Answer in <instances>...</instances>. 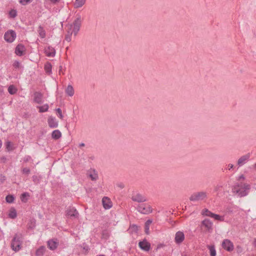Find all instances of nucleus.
Here are the masks:
<instances>
[{
  "instance_id": "obj_59",
  "label": "nucleus",
  "mask_w": 256,
  "mask_h": 256,
  "mask_svg": "<svg viewBox=\"0 0 256 256\" xmlns=\"http://www.w3.org/2000/svg\"><path fill=\"white\" fill-rule=\"evenodd\" d=\"M2 141L0 140V148H2Z\"/></svg>"
},
{
  "instance_id": "obj_31",
  "label": "nucleus",
  "mask_w": 256,
  "mask_h": 256,
  "mask_svg": "<svg viewBox=\"0 0 256 256\" xmlns=\"http://www.w3.org/2000/svg\"><path fill=\"white\" fill-rule=\"evenodd\" d=\"M29 194L28 192H24L20 196V200L22 202H27V197L29 196Z\"/></svg>"
},
{
  "instance_id": "obj_53",
  "label": "nucleus",
  "mask_w": 256,
  "mask_h": 256,
  "mask_svg": "<svg viewBox=\"0 0 256 256\" xmlns=\"http://www.w3.org/2000/svg\"><path fill=\"white\" fill-rule=\"evenodd\" d=\"M228 170H230V169L232 168H234V165L232 164H229L228 165Z\"/></svg>"
},
{
  "instance_id": "obj_33",
  "label": "nucleus",
  "mask_w": 256,
  "mask_h": 256,
  "mask_svg": "<svg viewBox=\"0 0 256 256\" xmlns=\"http://www.w3.org/2000/svg\"><path fill=\"white\" fill-rule=\"evenodd\" d=\"M6 147L7 151L8 152L12 151L14 150L12 148V144L10 141H8L6 142Z\"/></svg>"
},
{
  "instance_id": "obj_51",
  "label": "nucleus",
  "mask_w": 256,
  "mask_h": 256,
  "mask_svg": "<svg viewBox=\"0 0 256 256\" xmlns=\"http://www.w3.org/2000/svg\"><path fill=\"white\" fill-rule=\"evenodd\" d=\"M132 228L134 229V230L137 232L138 230V226L134 224L132 226Z\"/></svg>"
},
{
  "instance_id": "obj_19",
  "label": "nucleus",
  "mask_w": 256,
  "mask_h": 256,
  "mask_svg": "<svg viewBox=\"0 0 256 256\" xmlns=\"http://www.w3.org/2000/svg\"><path fill=\"white\" fill-rule=\"evenodd\" d=\"M102 202L105 209H109L112 206V202L108 197H104L102 199Z\"/></svg>"
},
{
  "instance_id": "obj_55",
  "label": "nucleus",
  "mask_w": 256,
  "mask_h": 256,
  "mask_svg": "<svg viewBox=\"0 0 256 256\" xmlns=\"http://www.w3.org/2000/svg\"><path fill=\"white\" fill-rule=\"evenodd\" d=\"M85 146V144L84 143H80L79 144V146L80 148V147H83V146Z\"/></svg>"
},
{
  "instance_id": "obj_47",
  "label": "nucleus",
  "mask_w": 256,
  "mask_h": 256,
  "mask_svg": "<svg viewBox=\"0 0 256 256\" xmlns=\"http://www.w3.org/2000/svg\"><path fill=\"white\" fill-rule=\"evenodd\" d=\"M116 186L122 189L124 188V184L122 182L118 183L116 184Z\"/></svg>"
},
{
  "instance_id": "obj_14",
  "label": "nucleus",
  "mask_w": 256,
  "mask_h": 256,
  "mask_svg": "<svg viewBox=\"0 0 256 256\" xmlns=\"http://www.w3.org/2000/svg\"><path fill=\"white\" fill-rule=\"evenodd\" d=\"M184 239V233L181 231H178L176 232L175 236V242L177 244H181Z\"/></svg>"
},
{
  "instance_id": "obj_4",
  "label": "nucleus",
  "mask_w": 256,
  "mask_h": 256,
  "mask_svg": "<svg viewBox=\"0 0 256 256\" xmlns=\"http://www.w3.org/2000/svg\"><path fill=\"white\" fill-rule=\"evenodd\" d=\"M82 20L81 16L79 14H77L76 19L72 24L73 32L74 36H76L80 30L82 24Z\"/></svg>"
},
{
  "instance_id": "obj_20",
  "label": "nucleus",
  "mask_w": 256,
  "mask_h": 256,
  "mask_svg": "<svg viewBox=\"0 0 256 256\" xmlns=\"http://www.w3.org/2000/svg\"><path fill=\"white\" fill-rule=\"evenodd\" d=\"M62 136V133L58 130H54L52 133V138L57 140Z\"/></svg>"
},
{
  "instance_id": "obj_2",
  "label": "nucleus",
  "mask_w": 256,
  "mask_h": 256,
  "mask_svg": "<svg viewBox=\"0 0 256 256\" xmlns=\"http://www.w3.org/2000/svg\"><path fill=\"white\" fill-rule=\"evenodd\" d=\"M207 194L204 192H194L190 197V200L192 202L202 200L206 198Z\"/></svg>"
},
{
  "instance_id": "obj_27",
  "label": "nucleus",
  "mask_w": 256,
  "mask_h": 256,
  "mask_svg": "<svg viewBox=\"0 0 256 256\" xmlns=\"http://www.w3.org/2000/svg\"><path fill=\"white\" fill-rule=\"evenodd\" d=\"M37 108H38L40 112H44L48 110L49 106L48 104H45L42 106H38Z\"/></svg>"
},
{
  "instance_id": "obj_37",
  "label": "nucleus",
  "mask_w": 256,
  "mask_h": 256,
  "mask_svg": "<svg viewBox=\"0 0 256 256\" xmlns=\"http://www.w3.org/2000/svg\"><path fill=\"white\" fill-rule=\"evenodd\" d=\"M12 66L14 68L17 69L20 68L21 64L19 61L16 60L14 61Z\"/></svg>"
},
{
  "instance_id": "obj_25",
  "label": "nucleus",
  "mask_w": 256,
  "mask_h": 256,
  "mask_svg": "<svg viewBox=\"0 0 256 256\" xmlns=\"http://www.w3.org/2000/svg\"><path fill=\"white\" fill-rule=\"evenodd\" d=\"M38 33L39 36L42 38H44L46 36V32L44 30V29L43 27H42L41 26H40L38 28Z\"/></svg>"
},
{
  "instance_id": "obj_35",
  "label": "nucleus",
  "mask_w": 256,
  "mask_h": 256,
  "mask_svg": "<svg viewBox=\"0 0 256 256\" xmlns=\"http://www.w3.org/2000/svg\"><path fill=\"white\" fill-rule=\"evenodd\" d=\"M211 218H214L215 220H220V221H224V218L223 216H220L218 214H214L213 213Z\"/></svg>"
},
{
  "instance_id": "obj_38",
  "label": "nucleus",
  "mask_w": 256,
  "mask_h": 256,
  "mask_svg": "<svg viewBox=\"0 0 256 256\" xmlns=\"http://www.w3.org/2000/svg\"><path fill=\"white\" fill-rule=\"evenodd\" d=\"M22 174H25L28 176L30 174V170L29 168H24L22 169Z\"/></svg>"
},
{
  "instance_id": "obj_44",
  "label": "nucleus",
  "mask_w": 256,
  "mask_h": 256,
  "mask_svg": "<svg viewBox=\"0 0 256 256\" xmlns=\"http://www.w3.org/2000/svg\"><path fill=\"white\" fill-rule=\"evenodd\" d=\"M30 160L31 157L30 156H26L23 158V160L24 162H27Z\"/></svg>"
},
{
  "instance_id": "obj_54",
  "label": "nucleus",
  "mask_w": 256,
  "mask_h": 256,
  "mask_svg": "<svg viewBox=\"0 0 256 256\" xmlns=\"http://www.w3.org/2000/svg\"><path fill=\"white\" fill-rule=\"evenodd\" d=\"M50 2L53 4H56L60 0H50Z\"/></svg>"
},
{
  "instance_id": "obj_30",
  "label": "nucleus",
  "mask_w": 256,
  "mask_h": 256,
  "mask_svg": "<svg viewBox=\"0 0 256 256\" xmlns=\"http://www.w3.org/2000/svg\"><path fill=\"white\" fill-rule=\"evenodd\" d=\"M44 70L46 73L50 74L52 72V65L48 62L44 65Z\"/></svg>"
},
{
  "instance_id": "obj_29",
  "label": "nucleus",
  "mask_w": 256,
  "mask_h": 256,
  "mask_svg": "<svg viewBox=\"0 0 256 256\" xmlns=\"http://www.w3.org/2000/svg\"><path fill=\"white\" fill-rule=\"evenodd\" d=\"M202 214L203 216L211 217L213 213L210 211L208 209L204 208L202 210Z\"/></svg>"
},
{
  "instance_id": "obj_41",
  "label": "nucleus",
  "mask_w": 256,
  "mask_h": 256,
  "mask_svg": "<svg viewBox=\"0 0 256 256\" xmlns=\"http://www.w3.org/2000/svg\"><path fill=\"white\" fill-rule=\"evenodd\" d=\"M32 0H19V2L22 5H26L28 3H30Z\"/></svg>"
},
{
  "instance_id": "obj_9",
  "label": "nucleus",
  "mask_w": 256,
  "mask_h": 256,
  "mask_svg": "<svg viewBox=\"0 0 256 256\" xmlns=\"http://www.w3.org/2000/svg\"><path fill=\"white\" fill-rule=\"evenodd\" d=\"M201 226L204 227L206 231L210 232L212 230V222L209 219L206 218L202 222Z\"/></svg>"
},
{
  "instance_id": "obj_10",
  "label": "nucleus",
  "mask_w": 256,
  "mask_h": 256,
  "mask_svg": "<svg viewBox=\"0 0 256 256\" xmlns=\"http://www.w3.org/2000/svg\"><path fill=\"white\" fill-rule=\"evenodd\" d=\"M25 51L26 48L22 44H18L15 48V54L19 56L24 55L25 54Z\"/></svg>"
},
{
  "instance_id": "obj_12",
  "label": "nucleus",
  "mask_w": 256,
  "mask_h": 256,
  "mask_svg": "<svg viewBox=\"0 0 256 256\" xmlns=\"http://www.w3.org/2000/svg\"><path fill=\"white\" fill-rule=\"evenodd\" d=\"M250 158V154L248 153L242 156L238 160L237 164L239 166H241L248 161Z\"/></svg>"
},
{
  "instance_id": "obj_15",
  "label": "nucleus",
  "mask_w": 256,
  "mask_h": 256,
  "mask_svg": "<svg viewBox=\"0 0 256 256\" xmlns=\"http://www.w3.org/2000/svg\"><path fill=\"white\" fill-rule=\"evenodd\" d=\"M42 94L38 92H36L34 94V102L38 104L42 103Z\"/></svg>"
},
{
  "instance_id": "obj_58",
  "label": "nucleus",
  "mask_w": 256,
  "mask_h": 256,
  "mask_svg": "<svg viewBox=\"0 0 256 256\" xmlns=\"http://www.w3.org/2000/svg\"><path fill=\"white\" fill-rule=\"evenodd\" d=\"M241 178H242V179H244V176L243 175H241L240 176V179H241Z\"/></svg>"
},
{
  "instance_id": "obj_64",
  "label": "nucleus",
  "mask_w": 256,
  "mask_h": 256,
  "mask_svg": "<svg viewBox=\"0 0 256 256\" xmlns=\"http://www.w3.org/2000/svg\"><path fill=\"white\" fill-rule=\"evenodd\" d=\"M255 166H256V164H255Z\"/></svg>"
},
{
  "instance_id": "obj_16",
  "label": "nucleus",
  "mask_w": 256,
  "mask_h": 256,
  "mask_svg": "<svg viewBox=\"0 0 256 256\" xmlns=\"http://www.w3.org/2000/svg\"><path fill=\"white\" fill-rule=\"evenodd\" d=\"M48 126L50 128H56L58 126V121L56 120L54 117L50 116L48 117Z\"/></svg>"
},
{
  "instance_id": "obj_24",
  "label": "nucleus",
  "mask_w": 256,
  "mask_h": 256,
  "mask_svg": "<svg viewBox=\"0 0 256 256\" xmlns=\"http://www.w3.org/2000/svg\"><path fill=\"white\" fill-rule=\"evenodd\" d=\"M66 93L70 96H74V90L72 86L68 85L66 90Z\"/></svg>"
},
{
  "instance_id": "obj_34",
  "label": "nucleus",
  "mask_w": 256,
  "mask_h": 256,
  "mask_svg": "<svg viewBox=\"0 0 256 256\" xmlns=\"http://www.w3.org/2000/svg\"><path fill=\"white\" fill-rule=\"evenodd\" d=\"M14 198L12 195L8 194L6 198V202L11 204L14 202Z\"/></svg>"
},
{
  "instance_id": "obj_46",
  "label": "nucleus",
  "mask_w": 256,
  "mask_h": 256,
  "mask_svg": "<svg viewBox=\"0 0 256 256\" xmlns=\"http://www.w3.org/2000/svg\"><path fill=\"white\" fill-rule=\"evenodd\" d=\"M0 160L2 162L6 163L7 161V158L6 156H2L0 158Z\"/></svg>"
},
{
  "instance_id": "obj_26",
  "label": "nucleus",
  "mask_w": 256,
  "mask_h": 256,
  "mask_svg": "<svg viewBox=\"0 0 256 256\" xmlns=\"http://www.w3.org/2000/svg\"><path fill=\"white\" fill-rule=\"evenodd\" d=\"M207 248L210 250V256H216V250L214 245H208Z\"/></svg>"
},
{
  "instance_id": "obj_21",
  "label": "nucleus",
  "mask_w": 256,
  "mask_h": 256,
  "mask_svg": "<svg viewBox=\"0 0 256 256\" xmlns=\"http://www.w3.org/2000/svg\"><path fill=\"white\" fill-rule=\"evenodd\" d=\"M89 176L92 180H96L98 178V174L94 170H90Z\"/></svg>"
},
{
  "instance_id": "obj_39",
  "label": "nucleus",
  "mask_w": 256,
  "mask_h": 256,
  "mask_svg": "<svg viewBox=\"0 0 256 256\" xmlns=\"http://www.w3.org/2000/svg\"><path fill=\"white\" fill-rule=\"evenodd\" d=\"M56 112L58 113V117L60 118V119L63 118V115L62 114V110L60 108H58L56 109Z\"/></svg>"
},
{
  "instance_id": "obj_28",
  "label": "nucleus",
  "mask_w": 256,
  "mask_h": 256,
  "mask_svg": "<svg viewBox=\"0 0 256 256\" xmlns=\"http://www.w3.org/2000/svg\"><path fill=\"white\" fill-rule=\"evenodd\" d=\"M8 92L10 94H14L16 92L17 90L14 86L10 85L8 88Z\"/></svg>"
},
{
  "instance_id": "obj_63",
  "label": "nucleus",
  "mask_w": 256,
  "mask_h": 256,
  "mask_svg": "<svg viewBox=\"0 0 256 256\" xmlns=\"http://www.w3.org/2000/svg\"><path fill=\"white\" fill-rule=\"evenodd\" d=\"M84 249L86 250H88V248H84Z\"/></svg>"
},
{
  "instance_id": "obj_8",
  "label": "nucleus",
  "mask_w": 256,
  "mask_h": 256,
  "mask_svg": "<svg viewBox=\"0 0 256 256\" xmlns=\"http://www.w3.org/2000/svg\"><path fill=\"white\" fill-rule=\"evenodd\" d=\"M132 200L134 202H143L146 201V198L140 193L133 194L132 196Z\"/></svg>"
},
{
  "instance_id": "obj_43",
  "label": "nucleus",
  "mask_w": 256,
  "mask_h": 256,
  "mask_svg": "<svg viewBox=\"0 0 256 256\" xmlns=\"http://www.w3.org/2000/svg\"><path fill=\"white\" fill-rule=\"evenodd\" d=\"M72 36V34H70V33L69 34H67L65 36V40L68 42H70L71 40Z\"/></svg>"
},
{
  "instance_id": "obj_32",
  "label": "nucleus",
  "mask_w": 256,
  "mask_h": 256,
  "mask_svg": "<svg viewBox=\"0 0 256 256\" xmlns=\"http://www.w3.org/2000/svg\"><path fill=\"white\" fill-rule=\"evenodd\" d=\"M17 214L14 208H11L9 214L10 218H14L16 217Z\"/></svg>"
},
{
  "instance_id": "obj_36",
  "label": "nucleus",
  "mask_w": 256,
  "mask_h": 256,
  "mask_svg": "<svg viewBox=\"0 0 256 256\" xmlns=\"http://www.w3.org/2000/svg\"><path fill=\"white\" fill-rule=\"evenodd\" d=\"M9 16L11 18H15L17 16V11L16 10L12 9L9 12Z\"/></svg>"
},
{
  "instance_id": "obj_1",
  "label": "nucleus",
  "mask_w": 256,
  "mask_h": 256,
  "mask_svg": "<svg viewBox=\"0 0 256 256\" xmlns=\"http://www.w3.org/2000/svg\"><path fill=\"white\" fill-rule=\"evenodd\" d=\"M22 236L21 234H16L11 242L10 246L12 249L15 252L19 251L22 248Z\"/></svg>"
},
{
  "instance_id": "obj_3",
  "label": "nucleus",
  "mask_w": 256,
  "mask_h": 256,
  "mask_svg": "<svg viewBox=\"0 0 256 256\" xmlns=\"http://www.w3.org/2000/svg\"><path fill=\"white\" fill-rule=\"evenodd\" d=\"M232 191L234 193H236L240 197L246 196L248 193V191L243 190L242 184V183L234 185L232 188Z\"/></svg>"
},
{
  "instance_id": "obj_5",
  "label": "nucleus",
  "mask_w": 256,
  "mask_h": 256,
  "mask_svg": "<svg viewBox=\"0 0 256 256\" xmlns=\"http://www.w3.org/2000/svg\"><path fill=\"white\" fill-rule=\"evenodd\" d=\"M137 210L140 212L146 214L152 212V207L150 205L146 204H139L137 207Z\"/></svg>"
},
{
  "instance_id": "obj_40",
  "label": "nucleus",
  "mask_w": 256,
  "mask_h": 256,
  "mask_svg": "<svg viewBox=\"0 0 256 256\" xmlns=\"http://www.w3.org/2000/svg\"><path fill=\"white\" fill-rule=\"evenodd\" d=\"M67 28H68L67 34H69L70 33V34H72V33H74L73 30H72V24H68L67 26Z\"/></svg>"
},
{
  "instance_id": "obj_22",
  "label": "nucleus",
  "mask_w": 256,
  "mask_h": 256,
  "mask_svg": "<svg viewBox=\"0 0 256 256\" xmlns=\"http://www.w3.org/2000/svg\"><path fill=\"white\" fill-rule=\"evenodd\" d=\"M86 0H76L74 3V8H78L82 7L86 3Z\"/></svg>"
},
{
  "instance_id": "obj_11",
  "label": "nucleus",
  "mask_w": 256,
  "mask_h": 256,
  "mask_svg": "<svg viewBox=\"0 0 256 256\" xmlns=\"http://www.w3.org/2000/svg\"><path fill=\"white\" fill-rule=\"evenodd\" d=\"M66 216L70 218H76L78 216V212L74 208L70 207L66 210Z\"/></svg>"
},
{
  "instance_id": "obj_50",
  "label": "nucleus",
  "mask_w": 256,
  "mask_h": 256,
  "mask_svg": "<svg viewBox=\"0 0 256 256\" xmlns=\"http://www.w3.org/2000/svg\"><path fill=\"white\" fill-rule=\"evenodd\" d=\"M222 188V186H220V185H217L216 186L215 188H214V191L216 192H217V191H218L220 190V188Z\"/></svg>"
},
{
  "instance_id": "obj_45",
  "label": "nucleus",
  "mask_w": 256,
  "mask_h": 256,
  "mask_svg": "<svg viewBox=\"0 0 256 256\" xmlns=\"http://www.w3.org/2000/svg\"><path fill=\"white\" fill-rule=\"evenodd\" d=\"M149 229L150 226L144 225V232L146 234H150Z\"/></svg>"
},
{
  "instance_id": "obj_56",
  "label": "nucleus",
  "mask_w": 256,
  "mask_h": 256,
  "mask_svg": "<svg viewBox=\"0 0 256 256\" xmlns=\"http://www.w3.org/2000/svg\"><path fill=\"white\" fill-rule=\"evenodd\" d=\"M253 244H254V246H255V247L256 248V238H254Z\"/></svg>"
},
{
  "instance_id": "obj_6",
  "label": "nucleus",
  "mask_w": 256,
  "mask_h": 256,
  "mask_svg": "<svg viewBox=\"0 0 256 256\" xmlns=\"http://www.w3.org/2000/svg\"><path fill=\"white\" fill-rule=\"evenodd\" d=\"M222 248L228 252H232L234 249L233 243L228 239H224L222 244Z\"/></svg>"
},
{
  "instance_id": "obj_7",
  "label": "nucleus",
  "mask_w": 256,
  "mask_h": 256,
  "mask_svg": "<svg viewBox=\"0 0 256 256\" xmlns=\"http://www.w3.org/2000/svg\"><path fill=\"white\" fill-rule=\"evenodd\" d=\"M16 38V33L12 30L7 31L4 35V38L5 40L8 42H14Z\"/></svg>"
},
{
  "instance_id": "obj_23",
  "label": "nucleus",
  "mask_w": 256,
  "mask_h": 256,
  "mask_svg": "<svg viewBox=\"0 0 256 256\" xmlns=\"http://www.w3.org/2000/svg\"><path fill=\"white\" fill-rule=\"evenodd\" d=\"M46 250V248L44 246H40L36 252V254L37 256H42L44 254Z\"/></svg>"
},
{
  "instance_id": "obj_62",
  "label": "nucleus",
  "mask_w": 256,
  "mask_h": 256,
  "mask_svg": "<svg viewBox=\"0 0 256 256\" xmlns=\"http://www.w3.org/2000/svg\"><path fill=\"white\" fill-rule=\"evenodd\" d=\"M84 249L86 250H88V248H84Z\"/></svg>"
},
{
  "instance_id": "obj_13",
  "label": "nucleus",
  "mask_w": 256,
  "mask_h": 256,
  "mask_svg": "<svg viewBox=\"0 0 256 256\" xmlns=\"http://www.w3.org/2000/svg\"><path fill=\"white\" fill-rule=\"evenodd\" d=\"M139 247L143 250L148 252L150 250V244L146 240L140 241L138 243Z\"/></svg>"
},
{
  "instance_id": "obj_49",
  "label": "nucleus",
  "mask_w": 256,
  "mask_h": 256,
  "mask_svg": "<svg viewBox=\"0 0 256 256\" xmlns=\"http://www.w3.org/2000/svg\"><path fill=\"white\" fill-rule=\"evenodd\" d=\"M152 223V220H147L146 222L144 225L150 226V225Z\"/></svg>"
},
{
  "instance_id": "obj_61",
  "label": "nucleus",
  "mask_w": 256,
  "mask_h": 256,
  "mask_svg": "<svg viewBox=\"0 0 256 256\" xmlns=\"http://www.w3.org/2000/svg\"><path fill=\"white\" fill-rule=\"evenodd\" d=\"M84 249L86 250H88V248H84Z\"/></svg>"
},
{
  "instance_id": "obj_60",
  "label": "nucleus",
  "mask_w": 256,
  "mask_h": 256,
  "mask_svg": "<svg viewBox=\"0 0 256 256\" xmlns=\"http://www.w3.org/2000/svg\"><path fill=\"white\" fill-rule=\"evenodd\" d=\"M160 247H161V245H160V244L158 245V246H157V248H156V250H157L158 249L160 248Z\"/></svg>"
},
{
  "instance_id": "obj_42",
  "label": "nucleus",
  "mask_w": 256,
  "mask_h": 256,
  "mask_svg": "<svg viewBox=\"0 0 256 256\" xmlns=\"http://www.w3.org/2000/svg\"><path fill=\"white\" fill-rule=\"evenodd\" d=\"M242 188H243L244 190H246V191H248L250 189V184H242Z\"/></svg>"
},
{
  "instance_id": "obj_52",
  "label": "nucleus",
  "mask_w": 256,
  "mask_h": 256,
  "mask_svg": "<svg viewBox=\"0 0 256 256\" xmlns=\"http://www.w3.org/2000/svg\"><path fill=\"white\" fill-rule=\"evenodd\" d=\"M5 180V176H2V174H0V180L2 181V182H3Z\"/></svg>"
},
{
  "instance_id": "obj_18",
  "label": "nucleus",
  "mask_w": 256,
  "mask_h": 256,
  "mask_svg": "<svg viewBox=\"0 0 256 256\" xmlns=\"http://www.w3.org/2000/svg\"><path fill=\"white\" fill-rule=\"evenodd\" d=\"M58 245V242H56V240H54V239L50 240L48 241V248L50 250H56Z\"/></svg>"
},
{
  "instance_id": "obj_17",
  "label": "nucleus",
  "mask_w": 256,
  "mask_h": 256,
  "mask_svg": "<svg viewBox=\"0 0 256 256\" xmlns=\"http://www.w3.org/2000/svg\"><path fill=\"white\" fill-rule=\"evenodd\" d=\"M44 52L46 56L48 57H54L56 54L55 49L51 46H48L47 48H46L44 49Z\"/></svg>"
},
{
  "instance_id": "obj_48",
  "label": "nucleus",
  "mask_w": 256,
  "mask_h": 256,
  "mask_svg": "<svg viewBox=\"0 0 256 256\" xmlns=\"http://www.w3.org/2000/svg\"><path fill=\"white\" fill-rule=\"evenodd\" d=\"M236 249H237V252H238V253H240V252H242V248L240 246H236Z\"/></svg>"
},
{
  "instance_id": "obj_57",
  "label": "nucleus",
  "mask_w": 256,
  "mask_h": 256,
  "mask_svg": "<svg viewBox=\"0 0 256 256\" xmlns=\"http://www.w3.org/2000/svg\"><path fill=\"white\" fill-rule=\"evenodd\" d=\"M62 72V66H60L59 72L60 73Z\"/></svg>"
}]
</instances>
